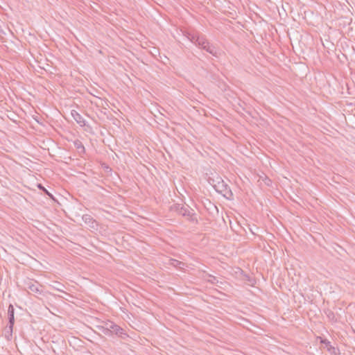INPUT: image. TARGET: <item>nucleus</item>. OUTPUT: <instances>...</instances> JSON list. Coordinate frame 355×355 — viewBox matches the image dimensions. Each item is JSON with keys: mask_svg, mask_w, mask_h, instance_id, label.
I'll list each match as a JSON object with an SVG mask.
<instances>
[{"mask_svg": "<svg viewBox=\"0 0 355 355\" xmlns=\"http://www.w3.org/2000/svg\"><path fill=\"white\" fill-rule=\"evenodd\" d=\"M97 329L106 336H110L115 334L123 340H126L129 338V336L123 328L110 320L102 322V324L98 325Z\"/></svg>", "mask_w": 355, "mask_h": 355, "instance_id": "nucleus-1", "label": "nucleus"}, {"mask_svg": "<svg viewBox=\"0 0 355 355\" xmlns=\"http://www.w3.org/2000/svg\"><path fill=\"white\" fill-rule=\"evenodd\" d=\"M174 210L180 215L187 217L192 222L198 223L194 210L187 205L177 204L175 205Z\"/></svg>", "mask_w": 355, "mask_h": 355, "instance_id": "nucleus-2", "label": "nucleus"}, {"mask_svg": "<svg viewBox=\"0 0 355 355\" xmlns=\"http://www.w3.org/2000/svg\"><path fill=\"white\" fill-rule=\"evenodd\" d=\"M25 288L31 294L35 296L42 295V286L37 282L28 281L25 284Z\"/></svg>", "mask_w": 355, "mask_h": 355, "instance_id": "nucleus-3", "label": "nucleus"}, {"mask_svg": "<svg viewBox=\"0 0 355 355\" xmlns=\"http://www.w3.org/2000/svg\"><path fill=\"white\" fill-rule=\"evenodd\" d=\"M198 46L205 50L206 51H207L212 55L218 57V49L214 45L211 44L205 39V37L204 36Z\"/></svg>", "mask_w": 355, "mask_h": 355, "instance_id": "nucleus-4", "label": "nucleus"}, {"mask_svg": "<svg viewBox=\"0 0 355 355\" xmlns=\"http://www.w3.org/2000/svg\"><path fill=\"white\" fill-rule=\"evenodd\" d=\"M8 330L7 333L10 334V336H12L13 326L15 324V309L12 304H10L8 309Z\"/></svg>", "mask_w": 355, "mask_h": 355, "instance_id": "nucleus-5", "label": "nucleus"}, {"mask_svg": "<svg viewBox=\"0 0 355 355\" xmlns=\"http://www.w3.org/2000/svg\"><path fill=\"white\" fill-rule=\"evenodd\" d=\"M71 116L73 119L78 123L80 126L85 125V122L83 117L76 110L71 111Z\"/></svg>", "mask_w": 355, "mask_h": 355, "instance_id": "nucleus-6", "label": "nucleus"}, {"mask_svg": "<svg viewBox=\"0 0 355 355\" xmlns=\"http://www.w3.org/2000/svg\"><path fill=\"white\" fill-rule=\"evenodd\" d=\"M322 343L325 345V347L327 348V350L330 352L331 355H339V350L334 347H333L330 342L327 340H324L322 341Z\"/></svg>", "mask_w": 355, "mask_h": 355, "instance_id": "nucleus-7", "label": "nucleus"}, {"mask_svg": "<svg viewBox=\"0 0 355 355\" xmlns=\"http://www.w3.org/2000/svg\"><path fill=\"white\" fill-rule=\"evenodd\" d=\"M204 35H201V34H192V35H189V36L188 37L189 40L195 44L196 46H198L199 43L200 42L201 40L202 39Z\"/></svg>", "mask_w": 355, "mask_h": 355, "instance_id": "nucleus-8", "label": "nucleus"}, {"mask_svg": "<svg viewBox=\"0 0 355 355\" xmlns=\"http://www.w3.org/2000/svg\"><path fill=\"white\" fill-rule=\"evenodd\" d=\"M215 190L218 193H223L227 189V185L224 183L222 180L221 182H218L217 184L214 186Z\"/></svg>", "mask_w": 355, "mask_h": 355, "instance_id": "nucleus-9", "label": "nucleus"}, {"mask_svg": "<svg viewBox=\"0 0 355 355\" xmlns=\"http://www.w3.org/2000/svg\"><path fill=\"white\" fill-rule=\"evenodd\" d=\"M171 265H172L173 266L175 267V268H181V266H184V264L180 261H178L176 259H171Z\"/></svg>", "mask_w": 355, "mask_h": 355, "instance_id": "nucleus-10", "label": "nucleus"}, {"mask_svg": "<svg viewBox=\"0 0 355 355\" xmlns=\"http://www.w3.org/2000/svg\"><path fill=\"white\" fill-rule=\"evenodd\" d=\"M37 187H38L40 190L43 191L44 192V193H46V195H48V196H50L51 198H53L52 194H51V193H50L48 191V190H47L46 189H45V187H44V186H42L41 184H39L37 185Z\"/></svg>", "mask_w": 355, "mask_h": 355, "instance_id": "nucleus-11", "label": "nucleus"}, {"mask_svg": "<svg viewBox=\"0 0 355 355\" xmlns=\"http://www.w3.org/2000/svg\"><path fill=\"white\" fill-rule=\"evenodd\" d=\"M209 279H208V282L211 283V284H217L218 282L217 278L213 275H209Z\"/></svg>", "mask_w": 355, "mask_h": 355, "instance_id": "nucleus-12", "label": "nucleus"}, {"mask_svg": "<svg viewBox=\"0 0 355 355\" xmlns=\"http://www.w3.org/2000/svg\"><path fill=\"white\" fill-rule=\"evenodd\" d=\"M328 318L331 321H336V319L335 318V315L331 311H329L328 313L327 314Z\"/></svg>", "mask_w": 355, "mask_h": 355, "instance_id": "nucleus-13", "label": "nucleus"}, {"mask_svg": "<svg viewBox=\"0 0 355 355\" xmlns=\"http://www.w3.org/2000/svg\"><path fill=\"white\" fill-rule=\"evenodd\" d=\"M76 147L78 148H79L80 147H81L83 149H84V146L81 144V143L80 141H78V144L76 142L75 143Z\"/></svg>", "mask_w": 355, "mask_h": 355, "instance_id": "nucleus-14", "label": "nucleus"}]
</instances>
